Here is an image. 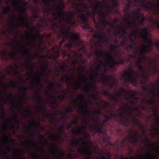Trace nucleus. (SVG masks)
Segmentation results:
<instances>
[{
    "mask_svg": "<svg viewBox=\"0 0 159 159\" xmlns=\"http://www.w3.org/2000/svg\"><path fill=\"white\" fill-rule=\"evenodd\" d=\"M50 21L51 22L50 24L51 30L54 33H57L58 37L62 38L61 40L59 43V46H57V50L54 52L55 53L52 55L53 59L55 61H56L60 55V50L62 48L63 43L66 39L70 38L72 32H70L69 28L68 29L67 31L66 32L64 30L65 26L64 25H62V28H60L58 31L57 29L59 28V25L55 22H54V20H50Z\"/></svg>",
    "mask_w": 159,
    "mask_h": 159,
    "instance_id": "1",
    "label": "nucleus"
},
{
    "mask_svg": "<svg viewBox=\"0 0 159 159\" xmlns=\"http://www.w3.org/2000/svg\"><path fill=\"white\" fill-rule=\"evenodd\" d=\"M130 35L135 38L137 37V35H139L143 39V42L147 43L148 45H147L152 48V46L153 45V42L152 39L149 38V34L147 27L144 28L142 30L139 29L137 30H133L131 33Z\"/></svg>",
    "mask_w": 159,
    "mask_h": 159,
    "instance_id": "2",
    "label": "nucleus"
},
{
    "mask_svg": "<svg viewBox=\"0 0 159 159\" xmlns=\"http://www.w3.org/2000/svg\"><path fill=\"white\" fill-rule=\"evenodd\" d=\"M85 139L84 138H81L79 139H75L72 140V145L75 147H77V145L80 143V140L83 142L81 145L85 147L84 148H78L77 151L81 154L84 156H90L91 153L89 149V145L84 142Z\"/></svg>",
    "mask_w": 159,
    "mask_h": 159,
    "instance_id": "3",
    "label": "nucleus"
},
{
    "mask_svg": "<svg viewBox=\"0 0 159 159\" xmlns=\"http://www.w3.org/2000/svg\"><path fill=\"white\" fill-rule=\"evenodd\" d=\"M63 2V0H61V2L59 3V5L57 7V9L58 10V11H56V12H52V16H54V18L53 20H54V22H55V20H58V22L61 23V20L59 18H63L65 16H67V12L63 10L65 7V6ZM50 20L51 19H48V21L51 23V22L50 21ZM51 20H52V19Z\"/></svg>",
    "mask_w": 159,
    "mask_h": 159,
    "instance_id": "4",
    "label": "nucleus"
},
{
    "mask_svg": "<svg viewBox=\"0 0 159 159\" xmlns=\"http://www.w3.org/2000/svg\"><path fill=\"white\" fill-rule=\"evenodd\" d=\"M71 42L67 44H65L64 47L70 50L73 47H78L80 45V37L77 33L72 32L70 37Z\"/></svg>",
    "mask_w": 159,
    "mask_h": 159,
    "instance_id": "5",
    "label": "nucleus"
},
{
    "mask_svg": "<svg viewBox=\"0 0 159 159\" xmlns=\"http://www.w3.org/2000/svg\"><path fill=\"white\" fill-rule=\"evenodd\" d=\"M134 73L133 69L130 66L128 68V70L125 71L123 78L126 82H130L136 86L137 82L136 79L134 78Z\"/></svg>",
    "mask_w": 159,
    "mask_h": 159,
    "instance_id": "6",
    "label": "nucleus"
},
{
    "mask_svg": "<svg viewBox=\"0 0 159 159\" xmlns=\"http://www.w3.org/2000/svg\"><path fill=\"white\" fill-rule=\"evenodd\" d=\"M102 126L98 127V125H95L92 128L95 130V132L99 135L102 134L103 138L102 140V142L106 144H111L110 143V139L109 136L107 135L106 131H103L102 129Z\"/></svg>",
    "mask_w": 159,
    "mask_h": 159,
    "instance_id": "7",
    "label": "nucleus"
},
{
    "mask_svg": "<svg viewBox=\"0 0 159 159\" xmlns=\"http://www.w3.org/2000/svg\"><path fill=\"white\" fill-rule=\"evenodd\" d=\"M106 60L107 61L110 63V66L111 68H112L116 65H122L125 63V61L123 58L120 57V61H116L114 60L113 57L111 56L110 53L109 52H106Z\"/></svg>",
    "mask_w": 159,
    "mask_h": 159,
    "instance_id": "8",
    "label": "nucleus"
},
{
    "mask_svg": "<svg viewBox=\"0 0 159 159\" xmlns=\"http://www.w3.org/2000/svg\"><path fill=\"white\" fill-rule=\"evenodd\" d=\"M89 15L90 13L89 12H88L87 14H82L79 13L77 14V17L80 19V20H77L78 22L84 24V25L83 26V28L84 29L89 30L91 29V27L89 25L85 24L88 20L87 17L88 16H89Z\"/></svg>",
    "mask_w": 159,
    "mask_h": 159,
    "instance_id": "9",
    "label": "nucleus"
},
{
    "mask_svg": "<svg viewBox=\"0 0 159 159\" xmlns=\"http://www.w3.org/2000/svg\"><path fill=\"white\" fill-rule=\"evenodd\" d=\"M152 49L150 46L147 45H144L143 46V48L140 51V55L138 57L139 61L146 60L147 59L145 54L148 53L149 51H152Z\"/></svg>",
    "mask_w": 159,
    "mask_h": 159,
    "instance_id": "10",
    "label": "nucleus"
},
{
    "mask_svg": "<svg viewBox=\"0 0 159 159\" xmlns=\"http://www.w3.org/2000/svg\"><path fill=\"white\" fill-rule=\"evenodd\" d=\"M84 99V95L82 94H79L78 97L76 99L77 101H80L82 102H84V105H81L80 104H78L80 107L82 108H85V110H83L82 111V113L83 115H88L89 114V111H88L86 106L88 105V102H84L83 101V100Z\"/></svg>",
    "mask_w": 159,
    "mask_h": 159,
    "instance_id": "11",
    "label": "nucleus"
},
{
    "mask_svg": "<svg viewBox=\"0 0 159 159\" xmlns=\"http://www.w3.org/2000/svg\"><path fill=\"white\" fill-rule=\"evenodd\" d=\"M52 149L51 151V154L54 156L57 159H61V156H58L57 155V153H59L61 155H63V153L62 151L58 147L56 144L54 143L52 145Z\"/></svg>",
    "mask_w": 159,
    "mask_h": 159,
    "instance_id": "12",
    "label": "nucleus"
},
{
    "mask_svg": "<svg viewBox=\"0 0 159 159\" xmlns=\"http://www.w3.org/2000/svg\"><path fill=\"white\" fill-rule=\"evenodd\" d=\"M39 0H34L35 3L36 4L39 3ZM42 2L43 3L46 7L43 10V12L45 14L49 15L52 11V8L48 7V4L50 2V0H42Z\"/></svg>",
    "mask_w": 159,
    "mask_h": 159,
    "instance_id": "13",
    "label": "nucleus"
},
{
    "mask_svg": "<svg viewBox=\"0 0 159 159\" xmlns=\"http://www.w3.org/2000/svg\"><path fill=\"white\" fill-rule=\"evenodd\" d=\"M106 34L102 32L101 34L97 33L93 35V37L95 39H98L103 42L107 43L108 42V39L106 38Z\"/></svg>",
    "mask_w": 159,
    "mask_h": 159,
    "instance_id": "14",
    "label": "nucleus"
},
{
    "mask_svg": "<svg viewBox=\"0 0 159 159\" xmlns=\"http://www.w3.org/2000/svg\"><path fill=\"white\" fill-rule=\"evenodd\" d=\"M120 109L122 110V111H120L119 113V116L121 118L120 120V122L123 125L127 126L128 125L127 120H124L123 118L125 117V113L123 111L124 110L127 111V108L124 107L121 108Z\"/></svg>",
    "mask_w": 159,
    "mask_h": 159,
    "instance_id": "15",
    "label": "nucleus"
},
{
    "mask_svg": "<svg viewBox=\"0 0 159 159\" xmlns=\"http://www.w3.org/2000/svg\"><path fill=\"white\" fill-rule=\"evenodd\" d=\"M128 115L130 114L131 116L132 120L134 122L135 124L141 130H143L146 128V126L142 124L138 120V119L132 116L131 113L129 112H128Z\"/></svg>",
    "mask_w": 159,
    "mask_h": 159,
    "instance_id": "16",
    "label": "nucleus"
},
{
    "mask_svg": "<svg viewBox=\"0 0 159 159\" xmlns=\"http://www.w3.org/2000/svg\"><path fill=\"white\" fill-rule=\"evenodd\" d=\"M37 90L38 92L37 93L36 91L35 90L34 93L37 94V96L35 97V99L38 103V105L37 107V108L38 110V111L39 112H42L43 111V107L41 106H40L39 104L41 103V100L42 99L41 97L39 95V92L40 91V89L39 87H38Z\"/></svg>",
    "mask_w": 159,
    "mask_h": 159,
    "instance_id": "17",
    "label": "nucleus"
},
{
    "mask_svg": "<svg viewBox=\"0 0 159 159\" xmlns=\"http://www.w3.org/2000/svg\"><path fill=\"white\" fill-rule=\"evenodd\" d=\"M145 1V0H142V2L141 3L142 8L144 9L147 11H152L154 9L153 3L152 2H148V4L145 5L144 3Z\"/></svg>",
    "mask_w": 159,
    "mask_h": 159,
    "instance_id": "18",
    "label": "nucleus"
},
{
    "mask_svg": "<svg viewBox=\"0 0 159 159\" xmlns=\"http://www.w3.org/2000/svg\"><path fill=\"white\" fill-rule=\"evenodd\" d=\"M76 10L80 12H84L87 10V6L86 4L80 2L79 4H76Z\"/></svg>",
    "mask_w": 159,
    "mask_h": 159,
    "instance_id": "19",
    "label": "nucleus"
},
{
    "mask_svg": "<svg viewBox=\"0 0 159 159\" xmlns=\"http://www.w3.org/2000/svg\"><path fill=\"white\" fill-rule=\"evenodd\" d=\"M25 34L27 35L28 36L27 37V39L29 41L30 44H32V42L30 40V39L31 38L34 41V43L37 39L38 37L41 36V35L39 31H37L36 34H32V32H31V34H32L31 37H30L28 31H25Z\"/></svg>",
    "mask_w": 159,
    "mask_h": 159,
    "instance_id": "20",
    "label": "nucleus"
},
{
    "mask_svg": "<svg viewBox=\"0 0 159 159\" xmlns=\"http://www.w3.org/2000/svg\"><path fill=\"white\" fill-rule=\"evenodd\" d=\"M21 17L22 20L18 22V26H23L26 28H29L30 24L27 20V18L23 16H22Z\"/></svg>",
    "mask_w": 159,
    "mask_h": 159,
    "instance_id": "21",
    "label": "nucleus"
},
{
    "mask_svg": "<svg viewBox=\"0 0 159 159\" xmlns=\"http://www.w3.org/2000/svg\"><path fill=\"white\" fill-rule=\"evenodd\" d=\"M140 137V136L138 134H133L132 133H130L129 136L127 137V138L129 139L130 138L132 139L131 142L135 143L137 142Z\"/></svg>",
    "mask_w": 159,
    "mask_h": 159,
    "instance_id": "22",
    "label": "nucleus"
},
{
    "mask_svg": "<svg viewBox=\"0 0 159 159\" xmlns=\"http://www.w3.org/2000/svg\"><path fill=\"white\" fill-rule=\"evenodd\" d=\"M122 94L119 91L115 93L114 95L111 98V100L118 102L119 100L121 99V96Z\"/></svg>",
    "mask_w": 159,
    "mask_h": 159,
    "instance_id": "23",
    "label": "nucleus"
},
{
    "mask_svg": "<svg viewBox=\"0 0 159 159\" xmlns=\"http://www.w3.org/2000/svg\"><path fill=\"white\" fill-rule=\"evenodd\" d=\"M98 16L100 18V21L102 22V25L107 20L106 15L102 11H101Z\"/></svg>",
    "mask_w": 159,
    "mask_h": 159,
    "instance_id": "24",
    "label": "nucleus"
},
{
    "mask_svg": "<svg viewBox=\"0 0 159 159\" xmlns=\"http://www.w3.org/2000/svg\"><path fill=\"white\" fill-rule=\"evenodd\" d=\"M136 93V91H134V93H132L131 95L129 96L127 95L126 97V99L130 102L131 103L133 104H134L135 102H134L133 100V99L135 98L136 97L135 93Z\"/></svg>",
    "mask_w": 159,
    "mask_h": 159,
    "instance_id": "25",
    "label": "nucleus"
},
{
    "mask_svg": "<svg viewBox=\"0 0 159 159\" xmlns=\"http://www.w3.org/2000/svg\"><path fill=\"white\" fill-rule=\"evenodd\" d=\"M3 52H0V54L2 55L3 57L5 58V60H8L9 58L13 59L14 58V56L12 53H9L8 57H7L6 55V52L4 50H3Z\"/></svg>",
    "mask_w": 159,
    "mask_h": 159,
    "instance_id": "26",
    "label": "nucleus"
},
{
    "mask_svg": "<svg viewBox=\"0 0 159 159\" xmlns=\"http://www.w3.org/2000/svg\"><path fill=\"white\" fill-rule=\"evenodd\" d=\"M100 76L102 77L101 81L104 84L107 83L108 81L110 83V80L109 77H107V75H105L104 73H101L100 74Z\"/></svg>",
    "mask_w": 159,
    "mask_h": 159,
    "instance_id": "27",
    "label": "nucleus"
},
{
    "mask_svg": "<svg viewBox=\"0 0 159 159\" xmlns=\"http://www.w3.org/2000/svg\"><path fill=\"white\" fill-rule=\"evenodd\" d=\"M62 79L66 81V83L67 84H70L71 85H72V84L71 80H73V77L71 75L70 77L68 75H65L64 76Z\"/></svg>",
    "mask_w": 159,
    "mask_h": 159,
    "instance_id": "28",
    "label": "nucleus"
},
{
    "mask_svg": "<svg viewBox=\"0 0 159 159\" xmlns=\"http://www.w3.org/2000/svg\"><path fill=\"white\" fill-rule=\"evenodd\" d=\"M10 69H11L13 70V73L14 75H19L20 74V72L19 71L15 70L13 67L12 66H10L7 67V71L8 72L9 75H10L11 74V72L10 71Z\"/></svg>",
    "mask_w": 159,
    "mask_h": 159,
    "instance_id": "29",
    "label": "nucleus"
},
{
    "mask_svg": "<svg viewBox=\"0 0 159 159\" xmlns=\"http://www.w3.org/2000/svg\"><path fill=\"white\" fill-rule=\"evenodd\" d=\"M75 13L72 12L71 11H70L68 13H67V16H65L63 18H61L64 19L65 18H67L68 20L70 19H72L75 18Z\"/></svg>",
    "mask_w": 159,
    "mask_h": 159,
    "instance_id": "30",
    "label": "nucleus"
},
{
    "mask_svg": "<svg viewBox=\"0 0 159 159\" xmlns=\"http://www.w3.org/2000/svg\"><path fill=\"white\" fill-rule=\"evenodd\" d=\"M86 129V127L85 126H82L80 127H78L77 128L76 130H74L72 132L74 134L76 133L78 134L82 133V129L85 130Z\"/></svg>",
    "mask_w": 159,
    "mask_h": 159,
    "instance_id": "31",
    "label": "nucleus"
},
{
    "mask_svg": "<svg viewBox=\"0 0 159 159\" xmlns=\"http://www.w3.org/2000/svg\"><path fill=\"white\" fill-rule=\"evenodd\" d=\"M94 53L95 57L98 58L102 56L104 53L102 50H101V52H100L99 48L95 49Z\"/></svg>",
    "mask_w": 159,
    "mask_h": 159,
    "instance_id": "32",
    "label": "nucleus"
},
{
    "mask_svg": "<svg viewBox=\"0 0 159 159\" xmlns=\"http://www.w3.org/2000/svg\"><path fill=\"white\" fill-rule=\"evenodd\" d=\"M148 86H146L145 85H142L141 86V88L144 91H147L148 90H149L150 92H151L153 96L155 97L156 96V94L154 92V91L151 88H148Z\"/></svg>",
    "mask_w": 159,
    "mask_h": 159,
    "instance_id": "33",
    "label": "nucleus"
},
{
    "mask_svg": "<svg viewBox=\"0 0 159 159\" xmlns=\"http://www.w3.org/2000/svg\"><path fill=\"white\" fill-rule=\"evenodd\" d=\"M132 14L134 18L138 19L141 16L140 10L139 9L137 11H134L132 12Z\"/></svg>",
    "mask_w": 159,
    "mask_h": 159,
    "instance_id": "34",
    "label": "nucleus"
},
{
    "mask_svg": "<svg viewBox=\"0 0 159 159\" xmlns=\"http://www.w3.org/2000/svg\"><path fill=\"white\" fill-rule=\"evenodd\" d=\"M102 64L103 65L104 67L105 68L107 66V64L101 61L99 62L98 64L96 66V68L97 69L98 71H99L101 68Z\"/></svg>",
    "mask_w": 159,
    "mask_h": 159,
    "instance_id": "35",
    "label": "nucleus"
},
{
    "mask_svg": "<svg viewBox=\"0 0 159 159\" xmlns=\"http://www.w3.org/2000/svg\"><path fill=\"white\" fill-rule=\"evenodd\" d=\"M143 101L144 102V103L148 105H152L155 102V99H153L150 100H148L145 98H143Z\"/></svg>",
    "mask_w": 159,
    "mask_h": 159,
    "instance_id": "36",
    "label": "nucleus"
},
{
    "mask_svg": "<svg viewBox=\"0 0 159 159\" xmlns=\"http://www.w3.org/2000/svg\"><path fill=\"white\" fill-rule=\"evenodd\" d=\"M117 28L119 29V31L118 32L119 34L124 35L126 34V31L124 28H121L120 25H117Z\"/></svg>",
    "mask_w": 159,
    "mask_h": 159,
    "instance_id": "37",
    "label": "nucleus"
},
{
    "mask_svg": "<svg viewBox=\"0 0 159 159\" xmlns=\"http://www.w3.org/2000/svg\"><path fill=\"white\" fill-rule=\"evenodd\" d=\"M61 53L64 57L65 56H67L68 58L70 57L71 53L70 52H68V51L66 50L62 49L61 51Z\"/></svg>",
    "mask_w": 159,
    "mask_h": 159,
    "instance_id": "38",
    "label": "nucleus"
},
{
    "mask_svg": "<svg viewBox=\"0 0 159 159\" xmlns=\"http://www.w3.org/2000/svg\"><path fill=\"white\" fill-rule=\"evenodd\" d=\"M31 62H30L29 61H26V66H27L29 68V69L33 73H35V72H34V70L33 68V65H31Z\"/></svg>",
    "mask_w": 159,
    "mask_h": 159,
    "instance_id": "39",
    "label": "nucleus"
},
{
    "mask_svg": "<svg viewBox=\"0 0 159 159\" xmlns=\"http://www.w3.org/2000/svg\"><path fill=\"white\" fill-rule=\"evenodd\" d=\"M66 22L67 24H70L71 26L76 25L77 24V22L75 18L73 20H72V19L68 20Z\"/></svg>",
    "mask_w": 159,
    "mask_h": 159,
    "instance_id": "40",
    "label": "nucleus"
},
{
    "mask_svg": "<svg viewBox=\"0 0 159 159\" xmlns=\"http://www.w3.org/2000/svg\"><path fill=\"white\" fill-rule=\"evenodd\" d=\"M19 103H20V106L21 107H20L19 108L20 110H23V111H24V112H25V113H28L29 114L31 113V112L29 109H25L24 108H22L24 106V104L21 101H19Z\"/></svg>",
    "mask_w": 159,
    "mask_h": 159,
    "instance_id": "41",
    "label": "nucleus"
},
{
    "mask_svg": "<svg viewBox=\"0 0 159 159\" xmlns=\"http://www.w3.org/2000/svg\"><path fill=\"white\" fill-rule=\"evenodd\" d=\"M131 7L130 2H128L127 3L125 6V9H124V11L125 13H127L128 14V16L130 17V15L129 13V9Z\"/></svg>",
    "mask_w": 159,
    "mask_h": 159,
    "instance_id": "42",
    "label": "nucleus"
},
{
    "mask_svg": "<svg viewBox=\"0 0 159 159\" xmlns=\"http://www.w3.org/2000/svg\"><path fill=\"white\" fill-rule=\"evenodd\" d=\"M123 106H125L128 108H130L131 110L139 111L140 113H141L140 108L139 107H131L126 105H123Z\"/></svg>",
    "mask_w": 159,
    "mask_h": 159,
    "instance_id": "43",
    "label": "nucleus"
},
{
    "mask_svg": "<svg viewBox=\"0 0 159 159\" xmlns=\"http://www.w3.org/2000/svg\"><path fill=\"white\" fill-rule=\"evenodd\" d=\"M144 141L147 144V147L148 148H153V144L150 143L149 140L148 139L145 138L144 139Z\"/></svg>",
    "mask_w": 159,
    "mask_h": 159,
    "instance_id": "44",
    "label": "nucleus"
},
{
    "mask_svg": "<svg viewBox=\"0 0 159 159\" xmlns=\"http://www.w3.org/2000/svg\"><path fill=\"white\" fill-rule=\"evenodd\" d=\"M104 116L105 118V119L102 120V122L101 125L102 126H103L109 119L111 118L110 116L106 115H104Z\"/></svg>",
    "mask_w": 159,
    "mask_h": 159,
    "instance_id": "45",
    "label": "nucleus"
},
{
    "mask_svg": "<svg viewBox=\"0 0 159 159\" xmlns=\"http://www.w3.org/2000/svg\"><path fill=\"white\" fill-rule=\"evenodd\" d=\"M18 115L17 114V113H16V112H15V116L14 117L13 119V121L16 123H17L18 124L21 123L22 121L20 120H18Z\"/></svg>",
    "mask_w": 159,
    "mask_h": 159,
    "instance_id": "46",
    "label": "nucleus"
},
{
    "mask_svg": "<svg viewBox=\"0 0 159 159\" xmlns=\"http://www.w3.org/2000/svg\"><path fill=\"white\" fill-rule=\"evenodd\" d=\"M93 88V86L89 83L85 86L84 89L88 93H89Z\"/></svg>",
    "mask_w": 159,
    "mask_h": 159,
    "instance_id": "47",
    "label": "nucleus"
},
{
    "mask_svg": "<svg viewBox=\"0 0 159 159\" xmlns=\"http://www.w3.org/2000/svg\"><path fill=\"white\" fill-rule=\"evenodd\" d=\"M94 1L96 2V5L94 6V8L95 10H97V8H100L102 7V3L100 1H96L95 0Z\"/></svg>",
    "mask_w": 159,
    "mask_h": 159,
    "instance_id": "48",
    "label": "nucleus"
},
{
    "mask_svg": "<svg viewBox=\"0 0 159 159\" xmlns=\"http://www.w3.org/2000/svg\"><path fill=\"white\" fill-rule=\"evenodd\" d=\"M64 108L66 109V111H61V112H63L64 113H70L72 112V110L71 107H64Z\"/></svg>",
    "mask_w": 159,
    "mask_h": 159,
    "instance_id": "49",
    "label": "nucleus"
},
{
    "mask_svg": "<svg viewBox=\"0 0 159 159\" xmlns=\"http://www.w3.org/2000/svg\"><path fill=\"white\" fill-rule=\"evenodd\" d=\"M90 118L94 122L95 124V125H98V124H100V123L98 122V121H100V120L97 117V118L95 119L93 117L90 116Z\"/></svg>",
    "mask_w": 159,
    "mask_h": 159,
    "instance_id": "50",
    "label": "nucleus"
},
{
    "mask_svg": "<svg viewBox=\"0 0 159 159\" xmlns=\"http://www.w3.org/2000/svg\"><path fill=\"white\" fill-rule=\"evenodd\" d=\"M102 91L103 92V94L104 95L109 97L111 99V98L113 97V96H112V95L109 93L108 91H105L104 90H102Z\"/></svg>",
    "mask_w": 159,
    "mask_h": 159,
    "instance_id": "51",
    "label": "nucleus"
},
{
    "mask_svg": "<svg viewBox=\"0 0 159 159\" xmlns=\"http://www.w3.org/2000/svg\"><path fill=\"white\" fill-rule=\"evenodd\" d=\"M0 110L1 113L2 114V116H0V119L4 118L3 116L5 114V112L4 111V109L2 105L0 107Z\"/></svg>",
    "mask_w": 159,
    "mask_h": 159,
    "instance_id": "52",
    "label": "nucleus"
},
{
    "mask_svg": "<svg viewBox=\"0 0 159 159\" xmlns=\"http://www.w3.org/2000/svg\"><path fill=\"white\" fill-rule=\"evenodd\" d=\"M107 25H108L112 29L114 28V27L113 24L107 21V20L105 22L104 24H103L104 26H105Z\"/></svg>",
    "mask_w": 159,
    "mask_h": 159,
    "instance_id": "53",
    "label": "nucleus"
},
{
    "mask_svg": "<svg viewBox=\"0 0 159 159\" xmlns=\"http://www.w3.org/2000/svg\"><path fill=\"white\" fill-rule=\"evenodd\" d=\"M137 64L139 69L143 71L144 73H145V67H143V66L141 65L140 63L139 62H137Z\"/></svg>",
    "mask_w": 159,
    "mask_h": 159,
    "instance_id": "54",
    "label": "nucleus"
},
{
    "mask_svg": "<svg viewBox=\"0 0 159 159\" xmlns=\"http://www.w3.org/2000/svg\"><path fill=\"white\" fill-rule=\"evenodd\" d=\"M145 20L146 18L144 17L143 14H142L141 16V18L139 20L140 24L141 25H143Z\"/></svg>",
    "mask_w": 159,
    "mask_h": 159,
    "instance_id": "55",
    "label": "nucleus"
},
{
    "mask_svg": "<svg viewBox=\"0 0 159 159\" xmlns=\"http://www.w3.org/2000/svg\"><path fill=\"white\" fill-rule=\"evenodd\" d=\"M47 94L49 98L53 99L55 102L57 101V98L54 95L51 93H47Z\"/></svg>",
    "mask_w": 159,
    "mask_h": 159,
    "instance_id": "56",
    "label": "nucleus"
},
{
    "mask_svg": "<svg viewBox=\"0 0 159 159\" xmlns=\"http://www.w3.org/2000/svg\"><path fill=\"white\" fill-rule=\"evenodd\" d=\"M11 7H4L3 8V11L5 14L8 13L10 10H11Z\"/></svg>",
    "mask_w": 159,
    "mask_h": 159,
    "instance_id": "57",
    "label": "nucleus"
},
{
    "mask_svg": "<svg viewBox=\"0 0 159 159\" xmlns=\"http://www.w3.org/2000/svg\"><path fill=\"white\" fill-rule=\"evenodd\" d=\"M20 1L22 3V7H24L26 8L28 4V2H25L24 0H20Z\"/></svg>",
    "mask_w": 159,
    "mask_h": 159,
    "instance_id": "58",
    "label": "nucleus"
},
{
    "mask_svg": "<svg viewBox=\"0 0 159 159\" xmlns=\"http://www.w3.org/2000/svg\"><path fill=\"white\" fill-rule=\"evenodd\" d=\"M41 69L45 70V72H46L47 70L48 69V65H43Z\"/></svg>",
    "mask_w": 159,
    "mask_h": 159,
    "instance_id": "59",
    "label": "nucleus"
},
{
    "mask_svg": "<svg viewBox=\"0 0 159 159\" xmlns=\"http://www.w3.org/2000/svg\"><path fill=\"white\" fill-rule=\"evenodd\" d=\"M52 136L55 140H58L60 137V136L57 134H54L52 135Z\"/></svg>",
    "mask_w": 159,
    "mask_h": 159,
    "instance_id": "60",
    "label": "nucleus"
},
{
    "mask_svg": "<svg viewBox=\"0 0 159 159\" xmlns=\"http://www.w3.org/2000/svg\"><path fill=\"white\" fill-rule=\"evenodd\" d=\"M154 129L159 134V123H157L156 124Z\"/></svg>",
    "mask_w": 159,
    "mask_h": 159,
    "instance_id": "61",
    "label": "nucleus"
},
{
    "mask_svg": "<svg viewBox=\"0 0 159 159\" xmlns=\"http://www.w3.org/2000/svg\"><path fill=\"white\" fill-rule=\"evenodd\" d=\"M118 46V45L116 46L112 44H111L110 46L111 49L112 51H114L116 50Z\"/></svg>",
    "mask_w": 159,
    "mask_h": 159,
    "instance_id": "62",
    "label": "nucleus"
},
{
    "mask_svg": "<svg viewBox=\"0 0 159 159\" xmlns=\"http://www.w3.org/2000/svg\"><path fill=\"white\" fill-rule=\"evenodd\" d=\"M90 96L94 100H97V96L95 95L93 93H92L90 95Z\"/></svg>",
    "mask_w": 159,
    "mask_h": 159,
    "instance_id": "63",
    "label": "nucleus"
},
{
    "mask_svg": "<svg viewBox=\"0 0 159 159\" xmlns=\"http://www.w3.org/2000/svg\"><path fill=\"white\" fill-rule=\"evenodd\" d=\"M20 88L22 90L25 92L27 91L28 89L27 87L24 86H21Z\"/></svg>",
    "mask_w": 159,
    "mask_h": 159,
    "instance_id": "64",
    "label": "nucleus"
}]
</instances>
